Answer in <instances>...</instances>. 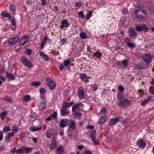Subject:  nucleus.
Here are the masks:
<instances>
[{
  "mask_svg": "<svg viewBox=\"0 0 154 154\" xmlns=\"http://www.w3.org/2000/svg\"><path fill=\"white\" fill-rule=\"evenodd\" d=\"M75 115L76 116H78V117H80L82 116V114L80 112H75Z\"/></svg>",
  "mask_w": 154,
  "mask_h": 154,
  "instance_id": "69168bd1",
  "label": "nucleus"
},
{
  "mask_svg": "<svg viewBox=\"0 0 154 154\" xmlns=\"http://www.w3.org/2000/svg\"><path fill=\"white\" fill-rule=\"evenodd\" d=\"M146 14V12L142 9H138L135 12V15L136 19L139 21H141V20L144 18V15Z\"/></svg>",
  "mask_w": 154,
  "mask_h": 154,
  "instance_id": "f257e3e1",
  "label": "nucleus"
},
{
  "mask_svg": "<svg viewBox=\"0 0 154 154\" xmlns=\"http://www.w3.org/2000/svg\"><path fill=\"white\" fill-rule=\"evenodd\" d=\"M8 114V113L7 111H4L2 112L0 114V117H1L2 120H4L5 116H7Z\"/></svg>",
  "mask_w": 154,
  "mask_h": 154,
  "instance_id": "c756f323",
  "label": "nucleus"
},
{
  "mask_svg": "<svg viewBox=\"0 0 154 154\" xmlns=\"http://www.w3.org/2000/svg\"><path fill=\"white\" fill-rule=\"evenodd\" d=\"M46 107V102L44 99H42L40 102L39 106V109L40 110H44Z\"/></svg>",
  "mask_w": 154,
  "mask_h": 154,
  "instance_id": "4468645a",
  "label": "nucleus"
},
{
  "mask_svg": "<svg viewBox=\"0 0 154 154\" xmlns=\"http://www.w3.org/2000/svg\"><path fill=\"white\" fill-rule=\"evenodd\" d=\"M29 37L27 35L22 37L20 40L19 44L21 45H23L29 42Z\"/></svg>",
  "mask_w": 154,
  "mask_h": 154,
  "instance_id": "9d476101",
  "label": "nucleus"
},
{
  "mask_svg": "<svg viewBox=\"0 0 154 154\" xmlns=\"http://www.w3.org/2000/svg\"><path fill=\"white\" fill-rule=\"evenodd\" d=\"M22 62L23 64L28 68L32 67V63L31 62V60H28L26 57H23L22 58Z\"/></svg>",
  "mask_w": 154,
  "mask_h": 154,
  "instance_id": "20e7f679",
  "label": "nucleus"
},
{
  "mask_svg": "<svg viewBox=\"0 0 154 154\" xmlns=\"http://www.w3.org/2000/svg\"><path fill=\"white\" fill-rule=\"evenodd\" d=\"M10 152L12 153H17L20 154L21 153L20 148L18 149H17L15 147H14L12 150H11Z\"/></svg>",
  "mask_w": 154,
  "mask_h": 154,
  "instance_id": "a878e982",
  "label": "nucleus"
},
{
  "mask_svg": "<svg viewBox=\"0 0 154 154\" xmlns=\"http://www.w3.org/2000/svg\"><path fill=\"white\" fill-rule=\"evenodd\" d=\"M63 147L62 146H60L59 147L57 148L56 152L57 153H61L62 152H63Z\"/></svg>",
  "mask_w": 154,
  "mask_h": 154,
  "instance_id": "a18cd8bd",
  "label": "nucleus"
},
{
  "mask_svg": "<svg viewBox=\"0 0 154 154\" xmlns=\"http://www.w3.org/2000/svg\"><path fill=\"white\" fill-rule=\"evenodd\" d=\"M152 57V56L149 53L145 54L143 55L142 58L143 60L146 63V66L149 65L150 63V60Z\"/></svg>",
  "mask_w": 154,
  "mask_h": 154,
  "instance_id": "7ed1b4c3",
  "label": "nucleus"
},
{
  "mask_svg": "<svg viewBox=\"0 0 154 154\" xmlns=\"http://www.w3.org/2000/svg\"><path fill=\"white\" fill-rule=\"evenodd\" d=\"M78 97L80 99H83L85 97L84 89L82 87L79 88L78 90Z\"/></svg>",
  "mask_w": 154,
  "mask_h": 154,
  "instance_id": "6e6552de",
  "label": "nucleus"
},
{
  "mask_svg": "<svg viewBox=\"0 0 154 154\" xmlns=\"http://www.w3.org/2000/svg\"><path fill=\"white\" fill-rule=\"evenodd\" d=\"M69 113V111L67 109L62 107L60 109V115L62 116H67Z\"/></svg>",
  "mask_w": 154,
  "mask_h": 154,
  "instance_id": "2eb2a0df",
  "label": "nucleus"
},
{
  "mask_svg": "<svg viewBox=\"0 0 154 154\" xmlns=\"http://www.w3.org/2000/svg\"><path fill=\"white\" fill-rule=\"evenodd\" d=\"M32 149L33 148L31 147H22L20 148L21 153L24 152L26 153H27L31 152Z\"/></svg>",
  "mask_w": 154,
  "mask_h": 154,
  "instance_id": "dca6fc26",
  "label": "nucleus"
},
{
  "mask_svg": "<svg viewBox=\"0 0 154 154\" xmlns=\"http://www.w3.org/2000/svg\"><path fill=\"white\" fill-rule=\"evenodd\" d=\"M42 129V127H31L30 128V130L32 131H40Z\"/></svg>",
  "mask_w": 154,
  "mask_h": 154,
  "instance_id": "f704fd0d",
  "label": "nucleus"
},
{
  "mask_svg": "<svg viewBox=\"0 0 154 154\" xmlns=\"http://www.w3.org/2000/svg\"><path fill=\"white\" fill-rule=\"evenodd\" d=\"M78 14L80 18L83 19L84 18L85 15L82 11L79 12Z\"/></svg>",
  "mask_w": 154,
  "mask_h": 154,
  "instance_id": "ea45409f",
  "label": "nucleus"
},
{
  "mask_svg": "<svg viewBox=\"0 0 154 154\" xmlns=\"http://www.w3.org/2000/svg\"><path fill=\"white\" fill-rule=\"evenodd\" d=\"M2 100L4 101L7 100L9 102L11 101V99L8 97H6L5 98H3Z\"/></svg>",
  "mask_w": 154,
  "mask_h": 154,
  "instance_id": "4d7b16f0",
  "label": "nucleus"
},
{
  "mask_svg": "<svg viewBox=\"0 0 154 154\" xmlns=\"http://www.w3.org/2000/svg\"><path fill=\"white\" fill-rule=\"evenodd\" d=\"M96 131L94 130H93L90 136V137L92 140L94 145H97L99 144L98 141H96L95 136H96Z\"/></svg>",
  "mask_w": 154,
  "mask_h": 154,
  "instance_id": "1a4fd4ad",
  "label": "nucleus"
},
{
  "mask_svg": "<svg viewBox=\"0 0 154 154\" xmlns=\"http://www.w3.org/2000/svg\"><path fill=\"white\" fill-rule=\"evenodd\" d=\"M70 61L68 59L64 61L63 63V65L65 66H67L69 64Z\"/></svg>",
  "mask_w": 154,
  "mask_h": 154,
  "instance_id": "8fccbe9b",
  "label": "nucleus"
},
{
  "mask_svg": "<svg viewBox=\"0 0 154 154\" xmlns=\"http://www.w3.org/2000/svg\"><path fill=\"white\" fill-rule=\"evenodd\" d=\"M18 131V129L17 128H15L14 129L12 130V132L11 133H9L10 134H13V136H14V134L17 132Z\"/></svg>",
  "mask_w": 154,
  "mask_h": 154,
  "instance_id": "13d9d810",
  "label": "nucleus"
},
{
  "mask_svg": "<svg viewBox=\"0 0 154 154\" xmlns=\"http://www.w3.org/2000/svg\"><path fill=\"white\" fill-rule=\"evenodd\" d=\"M129 36L131 39H135L137 37V33L134 28H130L128 29Z\"/></svg>",
  "mask_w": 154,
  "mask_h": 154,
  "instance_id": "0eeeda50",
  "label": "nucleus"
},
{
  "mask_svg": "<svg viewBox=\"0 0 154 154\" xmlns=\"http://www.w3.org/2000/svg\"><path fill=\"white\" fill-rule=\"evenodd\" d=\"M46 133V137L48 138H50L52 135V131L51 130L47 131Z\"/></svg>",
  "mask_w": 154,
  "mask_h": 154,
  "instance_id": "c03bdc74",
  "label": "nucleus"
},
{
  "mask_svg": "<svg viewBox=\"0 0 154 154\" xmlns=\"http://www.w3.org/2000/svg\"><path fill=\"white\" fill-rule=\"evenodd\" d=\"M118 89L121 93H122L123 91L124 88L123 86L120 85L118 86Z\"/></svg>",
  "mask_w": 154,
  "mask_h": 154,
  "instance_id": "5fc2aeb1",
  "label": "nucleus"
},
{
  "mask_svg": "<svg viewBox=\"0 0 154 154\" xmlns=\"http://www.w3.org/2000/svg\"><path fill=\"white\" fill-rule=\"evenodd\" d=\"M40 55L43 57L45 60L46 61H48L49 59L48 57V56L45 54L43 52H40Z\"/></svg>",
  "mask_w": 154,
  "mask_h": 154,
  "instance_id": "72a5a7b5",
  "label": "nucleus"
},
{
  "mask_svg": "<svg viewBox=\"0 0 154 154\" xmlns=\"http://www.w3.org/2000/svg\"><path fill=\"white\" fill-rule=\"evenodd\" d=\"M32 141L33 142V143H36L37 142V138L36 137H33L32 138Z\"/></svg>",
  "mask_w": 154,
  "mask_h": 154,
  "instance_id": "774afa93",
  "label": "nucleus"
},
{
  "mask_svg": "<svg viewBox=\"0 0 154 154\" xmlns=\"http://www.w3.org/2000/svg\"><path fill=\"white\" fill-rule=\"evenodd\" d=\"M1 15L3 17H7L8 18H11V16L10 14L6 11H4L2 12Z\"/></svg>",
  "mask_w": 154,
  "mask_h": 154,
  "instance_id": "4be33fe9",
  "label": "nucleus"
},
{
  "mask_svg": "<svg viewBox=\"0 0 154 154\" xmlns=\"http://www.w3.org/2000/svg\"><path fill=\"white\" fill-rule=\"evenodd\" d=\"M32 52V50L30 49H27L25 51L27 55H30Z\"/></svg>",
  "mask_w": 154,
  "mask_h": 154,
  "instance_id": "3c124183",
  "label": "nucleus"
},
{
  "mask_svg": "<svg viewBox=\"0 0 154 154\" xmlns=\"http://www.w3.org/2000/svg\"><path fill=\"white\" fill-rule=\"evenodd\" d=\"M136 67L138 69H142L143 68V65L141 63H138L136 66Z\"/></svg>",
  "mask_w": 154,
  "mask_h": 154,
  "instance_id": "bf43d9fd",
  "label": "nucleus"
},
{
  "mask_svg": "<svg viewBox=\"0 0 154 154\" xmlns=\"http://www.w3.org/2000/svg\"><path fill=\"white\" fill-rule=\"evenodd\" d=\"M25 136V134L23 132H21L19 135V137L21 139H23Z\"/></svg>",
  "mask_w": 154,
  "mask_h": 154,
  "instance_id": "6e6d98bb",
  "label": "nucleus"
},
{
  "mask_svg": "<svg viewBox=\"0 0 154 154\" xmlns=\"http://www.w3.org/2000/svg\"><path fill=\"white\" fill-rule=\"evenodd\" d=\"M31 85L34 86L38 87L41 85V82L37 81L31 83Z\"/></svg>",
  "mask_w": 154,
  "mask_h": 154,
  "instance_id": "c9c22d12",
  "label": "nucleus"
},
{
  "mask_svg": "<svg viewBox=\"0 0 154 154\" xmlns=\"http://www.w3.org/2000/svg\"><path fill=\"white\" fill-rule=\"evenodd\" d=\"M20 38L19 36H17L15 37L10 38L8 41L9 45L10 46H12L16 43Z\"/></svg>",
  "mask_w": 154,
  "mask_h": 154,
  "instance_id": "f8f14e48",
  "label": "nucleus"
},
{
  "mask_svg": "<svg viewBox=\"0 0 154 154\" xmlns=\"http://www.w3.org/2000/svg\"><path fill=\"white\" fill-rule=\"evenodd\" d=\"M80 77L81 80L84 82H87L88 81V78L85 73H81L80 74Z\"/></svg>",
  "mask_w": 154,
  "mask_h": 154,
  "instance_id": "a211bd4d",
  "label": "nucleus"
},
{
  "mask_svg": "<svg viewBox=\"0 0 154 154\" xmlns=\"http://www.w3.org/2000/svg\"><path fill=\"white\" fill-rule=\"evenodd\" d=\"M92 11H89L86 17V18L87 20H89L91 17L92 14Z\"/></svg>",
  "mask_w": 154,
  "mask_h": 154,
  "instance_id": "e433bc0d",
  "label": "nucleus"
},
{
  "mask_svg": "<svg viewBox=\"0 0 154 154\" xmlns=\"http://www.w3.org/2000/svg\"><path fill=\"white\" fill-rule=\"evenodd\" d=\"M16 23L15 19L14 17H13L12 20V25L13 26L12 29L13 30H15L16 28Z\"/></svg>",
  "mask_w": 154,
  "mask_h": 154,
  "instance_id": "2f4dec72",
  "label": "nucleus"
},
{
  "mask_svg": "<svg viewBox=\"0 0 154 154\" xmlns=\"http://www.w3.org/2000/svg\"><path fill=\"white\" fill-rule=\"evenodd\" d=\"M80 37L83 39H85L87 38V35L83 32H81L80 33Z\"/></svg>",
  "mask_w": 154,
  "mask_h": 154,
  "instance_id": "37998d69",
  "label": "nucleus"
},
{
  "mask_svg": "<svg viewBox=\"0 0 154 154\" xmlns=\"http://www.w3.org/2000/svg\"><path fill=\"white\" fill-rule=\"evenodd\" d=\"M74 103L73 102L71 103H68L66 101L63 102L62 103V107L67 109L72 106Z\"/></svg>",
  "mask_w": 154,
  "mask_h": 154,
  "instance_id": "aec40b11",
  "label": "nucleus"
},
{
  "mask_svg": "<svg viewBox=\"0 0 154 154\" xmlns=\"http://www.w3.org/2000/svg\"><path fill=\"white\" fill-rule=\"evenodd\" d=\"M122 64L125 68H126L128 66L129 62L126 59H124L123 60L121 61Z\"/></svg>",
  "mask_w": 154,
  "mask_h": 154,
  "instance_id": "cd10ccee",
  "label": "nucleus"
},
{
  "mask_svg": "<svg viewBox=\"0 0 154 154\" xmlns=\"http://www.w3.org/2000/svg\"><path fill=\"white\" fill-rule=\"evenodd\" d=\"M136 144L139 148H143L145 147L146 142L144 140L142 139L137 141L136 143Z\"/></svg>",
  "mask_w": 154,
  "mask_h": 154,
  "instance_id": "ddd939ff",
  "label": "nucleus"
},
{
  "mask_svg": "<svg viewBox=\"0 0 154 154\" xmlns=\"http://www.w3.org/2000/svg\"><path fill=\"white\" fill-rule=\"evenodd\" d=\"M56 142L55 140H53L52 141L51 145L50 147V148L53 150L56 148Z\"/></svg>",
  "mask_w": 154,
  "mask_h": 154,
  "instance_id": "4c0bfd02",
  "label": "nucleus"
},
{
  "mask_svg": "<svg viewBox=\"0 0 154 154\" xmlns=\"http://www.w3.org/2000/svg\"><path fill=\"white\" fill-rule=\"evenodd\" d=\"M39 92L41 94V98H42L43 97V95H45V93L46 90L44 88H41L39 90Z\"/></svg>",
  "mask_w": 154,
  "mask_h": 154,
  "instance_id": "c85d7f7f",
  "label": "nucleus"
},
{
  "mask_svg": "<svg viewBox=\"0 0 154 154\" xmlns=\"http://www.w3.org/2000/svg\"><path fill=\"white\" fill-rule=\"evenodd\" d=\"M69 127L73 129H75L76 128V125L74 121L72 120H70L69 121Z\"/></svg>",
  "mask_w": 154,
  "mask_h": 154,
  "instance_id": "393cba45",
  "label": "nucleus"
},
{
  "mask_svg": "<svg viewBox=\"0 0 154 154\" xmlns=\"http://www.w3.org/2000/svg\"><path fill=\"white\" fill-rule=\"evenodd\" d=\"M6 74L8 78L9 79V80H13L14 79V76L12 75L11 74L7 72H6Z\"/></svg>",
  "mask_w": 154,
  "mask_h": 154,
  "instance_id": "7c9ffc66",
  "label": "nucleus"
},
{
  "mask_svg": "<svg viewBox=\"0 0 154 154\" xmlns=\"http://www.w3.org/2000/svg\"><path fill=\"white\" fill-rule=\"evenodd\" d=\"M127 46L131 48H133L135 46V45L132 42H128L127 44Z\"/></svg>",
  "mask_w": 154,
  "mask_h": 154,
  "instance_id": "de8ad7c7",
  "label": "nucleus"
},
{
  "mask_svg": "<svg viewBox=\"0 0 154 154\" xmlns=\"http://www.w3.org/2000/svg\"><path fill=\"white\" fill-rule=\"evenodd\" d=\"M9 8L10 11H12L13 14L15 15V6L13 5H11L9 7Z\"/></svg>",
  "mask_w": 154,
  "mask_h": 154,
  "instance_id": "473e14b6",
  "label": "nucleus"
},
{
  "mask_svg": "<svg viewBox=\"0 0 154 154\" xmlns=\"http://www.w3.org/2000/svg\"><path fill=\"white\" fill-rule=\"evenodd\" d=\"M121 118H122L120 117H117L116 118L111 119L109 121V124L111 126H113L119 120V119Z\"/></svg>",
  "mask_w": 154,
  "mask_h": 154,
  "instance_id": "6ab92c4d",
  "label": "nucleus"
},
{
  "mask_svg": "<svg viewBox=\"0 0 154 154\" xmlns=\"http://www.w3.org/2000/svg\"><path fill=\"white\" fill-rule=\"evenodd\" d=\"M123 97V95L122 94H119L117 95V98L119 100V101H120V100H123V99H122Z\"/></svg>",
  "mask_w": 154,
  "mask_h": 154,
  "instance_id": "603ef678",
  "label": "nucleus"
},
{
  "mask_svg": "<svg viewBox=\"0 0 154 154\" xmlns=\"http://www.w3.org/2000/svg\"><path fill=\"white\" fill-rule=\"evenodd\" d=\"M46 82L47 85L51 90L54 89L56 87V85L54 81L50 78L46 79Z\"/></svg>",
  "mask_w": 154,
  "mask_h": 154,
  "instance_id": "39448f33",
  "label": "nucleus"
},
{
  "mask_svg": "<svg viewBox=\"0 0 154 154\" xmlns=\"http://www.w3.org/2000/svg\"><path fill=\"white\" fill-rule=\"evenodd\" d=\"M92 153L91 152L90 150H86L85 152L83 153H81L80 154H92Z\"/></svg>",
  "mask_w": 154,
  "mask_h": 154,
  "instance_id": "e2e57ef3",
  "label": "nucleus"
},
{
  "mask_svg": "<svg viewBox=\"0 0 154 154\" xmlns=\"http://www.w3.org/2000/svg\"><path fill=\"white\" fill-rule=\"evenodd\" d=\"M78 103L79 106V110L80 111L83 110L84 105L83 104L81 103Z\"/></svg>",
  "mask_w": 154,
  "mask_h": 154,
  "instance_id": "79ce46f5",
  "label": "nucleus"
},
{
  "mask_svg": "<svg viewBox=\"0 0 154 154\" xmlns=\"http://www.w3.org/2000/svg\"><path fill=\"white\" fill-rule=\"evenodd\" d=\"M14 137L13 134H10L9 133L7 134L5 138V142L8 143L10 141L11 137Z\"/></svg>",
  "mask_w": 154,
  "mask_h": 154,
  "instance_id": "412c9836",
  "label": "nucleus"
},
{
  "mask_svg": "<svg viewBox=\"0 0 154 154\" xmlns=\"http://www.w3.org/2000/svg\"><path fill=\"white\" fill-rule=\"evenodd\" d=\"M79 110L78 103H77L73 105L72 107V112H75Z\"/></svg>",
  "mask_w": 154,
  "mask_h": 154,
  "instance_id": "bb28decb",
  "label": "nucleus"
},
{
  "mask_svg": "<svg viewBox=\"0 0 154 154\" xmlns=\"http://www.w3.org/2000/svg\"><path fill=\"white\" fill-rule=\"evenodd\" d=\"M93 56L94 58H100L102 57V56L100 52L99 51H96L94 53Z\"/></svg>",
  "mask_w": 154,
  "mask_h": 154,
  "instance_id": "5701e85b",
  "label": "nucleus"
},
{
  "mask_svg": "<svg viewBox=\"0 0 154 154\" xmlns=\"http://www.w3.org/2000/svg\"><path fill=\"white\" fill-rule=\"evenodd\" d=\"M82 4L80 1L76 2L75 3V7H80L82 6Z\"/></svg>",
  "mask_w": 154,
  "mask_h": 154,
  "instance_id": "052dcab7",
  "label": "nucleus"
},
{
  "mask_svg": "<svg viewBox=\"0 0 154 154\" xmlns=\"http://www.w3.org/2000/svg\"><path fill=\"white\" fill-rule=\"evenodd\" d=\"M152 97V96H149L147 99H145L141 102V105L142 106H144L149 101L151 100Z\"/></svg>",
  "mask_w": 154,
  "mask_h": 154,
  "instance_id": "b1692460",
  "label": "nucleus"
},
{
  "mask_svg": "<svg viewBox=\"0 0 154 154\" xmlns=\"http://www.w3.org/2000/svg\"><path fill=\"white\" fill-rule=\"evenodd\" d=\"M51 116L54 119L56 118L57 117V113L56 112H54L52 115H51Z\"/></svg>",
  "mask_w": 154,
  "mask_h": 154,
  "instance_id": "0e129e2a",
  "label": "nucleus"
},
{
  "mask_svg": "<svg viewBox=\"0 0 154 154\" xmlns=\"http://www.w3.org/2000/svg\"><path fill=\"white\" fill-rule=\"evenodd\" d=\"M104 117V116L101 117L99 119L98 123L100 124L101 125H102L105 121V119Z\"/></svg>",
  "mask_w": 154,
  "mask_h": 154,
  "instance_id": "a19ab883",
  "label": "nucleus"
},
{
  "mask_svg": "<svg viewBox=\"0 0 154 154\" xmlns=\"http://www.w3.org/2000/svg\"><path fill=\"white\" fill-rule=\"evenodd\" d=\"M30 99V97L29 95H26L24 97L23 99V100L26 101H29Z\"/></svg>",
  "mask_w": 154,
  "mask_h": 154,
  "instance_id": "09e8293b",
  "label": "nucleus"
},
{
  "mask_svg": "<svg viewBox=\"0 0 154 154\" xmlns=\"http://www.w3.org/2000/svg\"><path fill=\"white\" fill-rule=\"evenodd\" d=\"M60 24L61 26L60 28L62 29H63L64 27L67 28L69 27L70 25L68 20L66 19L62 20L61 21Z\"/></svg>",
  "mask_w": 154,
  "mask_h": 154,
  "instance_id": "9b49d317",
  "label": "nucleus"
},
{
  "mask_svg": "<svg viewBox=\"0 0 154 154\" xmlns=\"http://www.w3.org/2000/svg\"><path fill=\"white\" fill-rule=\"evenodd\" d=\"M60 126L61 128L66 127L68 125V120L66 119H62L59 122Z\"/></svg>",
  "mask_w": 154,
  "mask_h": 154,
  "instance_id": "f3484780",
  "label": "nucleus"
},
{
  "mask_svg": "<svg viewBox=\"0 0 154 154\" xmlns=\"http://www.w3.org/2000/svg\"><path fill=\"white\" fill-rule=\"evenodd\" d=\"M106 109L105 108H103L100 112L101 114L105 115L106 113Z\"/></svg>",
  "mask_w": 154,
  "mask_h": 154,
  "instance_id": "864d4df0",
  "label": "nucleus"
},
{
  "mask_svg": "<svg viewBox=\"0 0 154 154\" xmlns=\"http://www.w3.org/2000/svg\"><path fill=\"white\" fill-rule=\"evenodd\" d=\"M131 101L127 99H123V100H121L120 101L118 102V104L119 106L122 108H126L129 106L131 103Z\"/></svg>",
  "mask_w": 154,
  "mask_h": 154,
  "instance_id": "f03ea898",
  "label": "nucleus"
},
{
  "mask_svg": "<svg viewBox=\"0 0 154 154\" xmlns=\"http://www.w3.org/2000/svg\"><path fill=\"white\" fill-rule=\"evenodd\" d=\"M66 41V38H64L63 39H60V42L61 43V45L64 44Z\"/></svg>",
  "mask_w": 154,
  "mask_h": 154,
  "instance_id": "680f3d73",
  "label": "nucleus"
},
{
  "mask_svg": "<svg viewBox=\"0 0 154 154\" xmlns=\"http://www.w3.org/2000/svg\"><path fill=\"white\" fill-rule=\"evenodd\" d=\"M135 29L137 32L143 31L147 32L148 31L149 28H147L145 25L142 24L139 26H137L135 27Z\"/></svg>",
  "mask_w": 154,
  "mask_h": 154,
  "instance_id": "423d86ee",
  "label": "nucleus"
},
{
  "mask_svg": "<svg viewBox=\"0 0 154 154\" xmlns=\"http://www.w3.org/2000/svg\"><path fill=\"white\" fill-rule=\"evenodd\" d=\"M3 133L2 131H0V141L3 139Z\"/></svg>",
  "mask_w": 154,
  "mask_h": 154,
  "instance_id": "338daca9",
  "label": "nucleus"
},
{
  "mask_svg": "<svg viewBox=\"0 0 154 154\" xmlns=\"http://www.w3.org/2000/svg\"><path fill=\"white\" fill-rule=\"evenodd\" d=\"M11 130L9 127H5L3 129V131L4 133H7L11 131Z\"/></svg>",
  "mask_w": 154,
  "mask_h": 154,
  "instance_id": "58836bf2",
  "label": "nucleus"
},
{
  "mask_svg": "<svg viewBox=\"0 0 154 154\" xmlns=\"http://www.w3.org/2000/svg\"><path fill=\"white\" fill-rule=\"evenodd\" d=\"M149 92L151 94L154 95V88L152 86L150 87L149 89Z\"/></svg>",
  "mask_w": 154,
  "mask_h": 154,
  "instance_id": "49530a36",
  "label": "nucleus"
}]
</instances>
